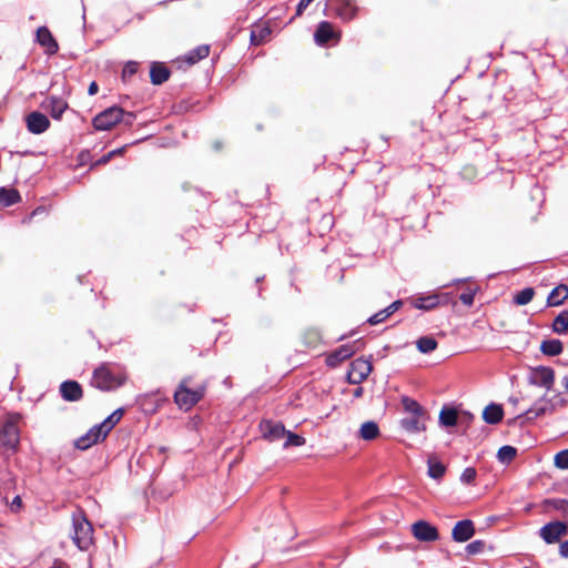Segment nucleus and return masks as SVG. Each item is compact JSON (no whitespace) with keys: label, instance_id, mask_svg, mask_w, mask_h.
<instances>
[{"label":"nucleus","instance_id":"obj_43","mask_svg":"<svg viewBox=\"0 0 568 568\" xmlns=\"http://www.w3.org/2000/svg\"><path fill=\"white\" fill-rule=\"evenodd\" d=\"M477 292V287L468 288L466 292L462 293L459 296L460 302L466 306H471L474 304V298Z\"/></svg>","mask_w":568,"mask_h":568},{"label":"nucleus","instance_id":"obj_39","mask_svg":"<svg viewBox=\"0 0 568 568\" xmlns=\"http://www.w3.org/2000/svg\"><path fill=\"white\" fill-rule=\"evenodd\" d=\"M284 437H286V442L284 443L285 448H287L290 446L298 447V446H303L305 444L304 437H302L297 434H294L292 432H288V430H286V434Z\"/></svg>","mask_w":568,"mask_h":568},{"label":"nucleus","instance_id":"obj_37","mask_svg":"<svg viewBox=\"0 0 568 568\" xmlns=\"http://www.w3.org/2000/svg\"><path fill=\"white\" fill-rule=\"evenodd\" d=\"M535 295V291L534 288L531 287H526L524 290H521L520 292H518L515 296H514V302L517 304V305H527L528 303L531 302L532 297Z\"/></svg>","mask_w":568,"mask_h":568},{"label":"nucleus","instance_id":"obj_21","mask_svg":"<svg viewBox=\"0 0 568 568\" xmlns=\"http://www.w3.org/2000/svg\"><path fill=\"white\" fill-rule=\"evenodd\" d=\"M37 41L45 48V51L49 54L55 53L59 49L57 41L53 39L51 32L45 27L38 28Z\"/></svg>","mask_w":568,"mask_h":568},{"label":"nucleus","instance_id":"obj_52","mask_svg":"<svg viewBox=\"0 0 568 568\" xmlns=\"http://www.w3.org/2000/svg\"><path fill=\"white\" fill-rule=\"evenodd\" d=\"M98 92V84L95 82H91L88 89V93L90 95H94Z\"/></svg>","mask_w":568,"mask_h":568},{"label":"nucleus","instance_id":"obj_8","mask_svg":"<svg viewBox=\"0 0 568 568\" xmlns=\"http://www.w3.org/2000/svg\"><path fill=\"white\" fill-rule=\"evenodd\" d=\"M362 346H363V343L361 342V339L355 341L349 344H344L327 355L326 364L329 367H336L342 362H344L345 359L349 358L352 355L357 353L362 348Z\"/></svg>","mask_w":568,"mask_h":568},{"label":"nucleus","instance_id":"obj_53","mask_svg":"<svg viewBox=\"0 0 568 568\" xmlns=\"http://www.w3.org/2000/svg\"><path fill=\"white\" fill-rule=\"evenodd\" d=\"M122 151H123V149L113 150V151L108 153V158L115 156V154H121Z\"/></svg>","mask_w":568,"mask_h":568},{"label":"nucleus","instance_id":"obj_4","mask_svg":"<svg viewBox=\"0 0 568 568\" xmlns=\"http://www.w3.org/2000/svg\"><path fill=\"white\" fill-rule=\"evenodd\" d=\"M567 400L559 394L548 397L547 394L537 399L524 415L527 419H534L554 413L558 407L566 406Z\"/></svg>","mask_w":568,"mask_h":568},{"label":"nucleus","instance_id":"obj_57","mask_svg":"<svg viewBox=\"0 0 568 568\" xmlns=\"http://www.w3.org/2000/svg\"><path fill=\"white\" fill-rule=\"evenodd\" d=\"M111 158H108V154L105 156H103L99 163H106Z\"/></svg>","mask_w":568,"mask_h":568},{"label":"nucleus","instance_id":"obj_1","mask_svg":"<svg viewBox=\"0 0 568 568\" xmlns=\"http://www.w3.org/2000/svg\"><path fill=\"white\" fill-rule=\"evenodd\" d=\"M126 381L122 368L103 364L93 372L91 384L104 392L116 389Z\"/></svg>","mask_w":568,"mask_h":568},{"label":"nucleus","instance_id":"obj_2","mask_svg":"<svg viewBox=\"0 0 568 568\" xmlns=\"http://www.w3.org/2000/svg\"><path fill=\"white\" fill-rule=\"evenodd\" d=\"M72 540L80 550H88L93 545V527L82 509L72 514Z\"/></svg>","mask_w":568,"mask_h":568},{"label":"nucleus","instance_id":"obj_16","mask_svg":"<svg viewBox=\"0 0 568 568\" xmlns=\"http://www.w3.org/2000/svg\"><path fill=\"white\" fill-rule=\"evenodd\" d=\"M27 128L33 134H41L50 126V121L41 112L33 111L26 118Z\"/></svg>","mask_w":568,"mask_h":568},{"label":"nucleus","instance_id":"obj_55","mask_svg":"<svg viewBox=\"0 0 568 568\" xmlns=\"http://www.w3.org/2000/svg\"><path fill=\"white\" fill-rule=\"evenodd\" d=\"M562 385H564L565 389L568 392V374L564 377Z\"/></svg>","mask_w":568,"mask_h":568},{"label":"nucleus","instance_id":"obj_45","mask_svg":"<svg viewBox=\"0 0 568 568\" xmlns=\"http://www.w3.org/2000/svg\"><path fill=\"white\" fill-rule=\"evenodd\" d=\"M138 68H139V64L136 62H134V61L128 62L124 65L123 71H122L123 80H126V79L131 78L132 75H134L138 71Z\"/></svg>","mask_w":568,"mask_h":568},{"label":"nucleus","instance_id":"obj_23","mask_svg":"<svg viewBox=\"0 0 568 568\" xmlns=\"http://www.w3.org/2000/svg\"><path fill=\"white\" fill-rule=\"evenodd\" d=\"M271 33V28L266 23L256 24L251 31V43L260 45L268 40Z\"/></svg>","mask_w":568,"mask_h":568},{"label":"nucleus","instance_id":"obj_18","mask_svg":"<svg viewBox=\"0 0 568 568\" xmlns=\"http://www.w3.org/2000/svg\"><path fill=\"white\" fill-rule=\"evenodd\" d=\"M260 427L263 433V436L271 442L283 438L286 434V429L282 423L263 420Z\"/></svg>","mask_w":568,"mask_h":568},{"label":"nucleus","instance_id":"obj_54","mask_svg":"<svg viewBox=\"0 0 568 568\" xmlns=\"http://www.w3.org/2000/svg\"><path fill=\"white\" fill-rule=\"evenodd\" d=\"M122 151H123V149L113 150V151L108 153V158L115 156V154H121Z\"/></svg>","mask_w":568,"mask_h":568},{"label":"nucleus","instance_id":"obj_58","mask_svg":"<svg viewBox=\"0 0 568 568\" xmlns=\"http://www.w3.org/2000/svg\"><path fill=\"white\" fill-rule=\"evenodd\" d=\"M509 402H511L514 405H517L518 398L511 397V398H509Z\"/></svg>","mask_w":568,"mask_h":568},{"label":"nucleus","instance_id":"obj_38","mask_svg":"<svg viewBox=\"0 0 568 568\" xmlns=\"http://www.w3.org/2000/svg\"><path fill=\"white\" fill-rule=\"evenodd\" d=\"M516 454L517 449L515 447L506 445L499 448L497 457L499 462L508 464L516 457Z\"/></svg>","mask_w":568,"mask_h":568},{"label":"nucleus","instance_id":"obj_44","mask_svg":"<svg viewBox=\"0 0 568 568\" xmlns=\"http://www.w3.org/2000/svg\"><path fill=\"white\" fill-rule=\"evenodd\" d=\"M485 548V542L483 540H474L466 546V551L468 555H477L480 554Z\"/></svg>","mask_w":568,"mask_h":568},{"label":"nucleus","instance_id":"obj_50","mask_svg":"<svg viewBox=\"0 0 568 568\" xmlns=\"http://www.w3.org/2000/svg\"><path fill=\"white\" fill-rule=\"evenodd\" d=\"M403 305V302L400 300H397L393 302L390 305L387 306L388 311L390 312V315L394 314L396 311H398Z\"/></svg>","mask_w":568,"mask_h":568},{"label":"nucleus","instance_id":"obj_49","mask_svg":"<svg viewBox=\"0 0 568 568\" xmlns=\"http://www.w3.org/2000/svg\"><path fill=\"white\" fill-rule=\"evenodd\" d=\"M403 305V302L400 300H397L393 302L390 305L387 306L388 311L390 312V315L394 314L396 311H398Z\"/></svg>","mask_w":568,"mask_h":568},{"label":"nucleus","instance_id":"obj_35","mask_svg":"<svg viewBox=\"0 0 568 568\" xmlns=\"http://www.w3.org/2000/svg\"><path fill=\"white\" fill-rule=\"evenodd\" d=\"M416 347L420 353L428 354L437 348V342L429 336H423L416 341Z\"/></svg>","mask_w":568,"mask_h":568},{"label":"nucleus","instance_id":"obj_36","mask_svg":"<svg viewBox=\"0 0 568 568\" xmlns=\"http://www.w3.org/2000/svg\"><path fill=\"white\" fill-rule=\"evenodd\" d=\"M402 405L408 415L426 413V410L415 399L409 397H403Z\"/></svg>","mask_w":568,"mask_h":568},{"label":"nucleus","instance_id":"obj_15","mask_svg":"<svg viewBox=\"0 0 568 568\" xmlns=\"http://www.w3.org/2000/svg\"><path fill=\"white\" fill-rule=\"evenodd\" d=\"M427 419H428L427 413H425V414L408 415V416L404 417L400 420V426L407 433L418 434V433H422V432L426 430V428H427V426H426Z\"/></svg>","mask_w":568,"mask_h":568},{"label":"nucleus","instance_id":"obj_7","mask_svg":"<svg viewBox=\"0 0 568 568\" xmlns=\"http://www.w3.org/2000/svg\"><path fill=\"white\" fill-rule=\"evenodd\" d=\"M528 382L531 385L550 390L555 383V372L548 366H537L529 371Z\"/></svg>","mask_w":568,"mask_h":568},{"label":"nucleus","instance_id":"obj_28","mask_svg":"<svg viewBox=\"0 0 568 568\" xmlns=\"http://www.w3.org/2000/svg\"><path fill=\"white\" fill-rule=\"evenodd\" d=\"M458 414L455 408L444 407L439 413V424L444 427H453L457 424Z\"/></svg>","mask_w":568,"mask_h":568},{"label":"nucleus","instance_id":"obj_46","mask_svg":"<svg viewBox=\"0 0 568 568\" xmlns=\"http://www.w3.org/2000/svg\"><path fill=\"white\" fill-rule=\"evenodd\" d=\"M548 505L554 507L556 510H559L564 514L568 513V500L567 499H551L547 501Z\"/></svg>","mask_w":568,"mask_h":568},{"label":"nucleus","instance_id":"obj_17","mask_svg":"<svg viewBox=\"0 0 568 568\" xmlns=\"http://www.w3.org/2000/svg\"><path fill=\"white\" fill-rule=\"evenodd\" d=\"M475 535V527L471 520L464 519L458 521L452 531V537L457 542H465Z\"/></svg>","mask_w":568,"mask_h":568},{"label":"nucleus","instance_id":"obj_32","mask_svg":"<svg viewBox=\"0 0 568 568\" xmlns=\"http://www.w3.org/2000/svg\"><path fill=\"white\" fill-rule=\"evenodd\" d=\"M552 331L557 334H566L568 332V310L562 311L555 317Z\"/></svg>","mask_w":568,"mask_h":568},{"label":"nucleus","instance_id":"obj_25","mask_svg":"<svg viewBox=\"0 0 568 568\" xmlns=\"http://www.w3.org/2000/svg\"><path fill=\"white\" fill-rule=\"evenodd\" d=\"M169 77L170 71L164 64L154 62L151 65L150 78L153 84H162Z\"/></svg>","mask_w":568,"mask_h":568},{"label":"nucleus","instance_id":"obj_9","mask_svg":"<svg viewBox=\"0 0 568 568\" xmlns=\"http://www.w3.org/2000/svg\"><path fill=\"white\" fill-rule=\"evenodd\" d=\"M568 535V524L564 521H550L539 529V536L546 544H555L561 537Z\"/></svg>","mask_w":568,"mask_h":568},{"label":"nucleus","instance_id":"obj_26","mask_svg":"<svg viewBox=\"0 0 568 568\" xmlns=\"http://www.w3.org/2000/svg\"><path fill=\"white\" fill-rule=\"evenodd\" d=\"M540 351L545 355L557 356L562 353L564 344L561 343V341L556 338L546 339L541 342Z\"/></svg>","mask_w":568,"mask_h":568},{"label":"nucleus","instance_id":"obj_5","mask_svg":"<svg viewBox=\"0 0 568 568\" xmlns=\"http://www.w3.org/2000/svg\"><path fill=\"white\" fill-rule=\"evenodd\" d=\"M21 419L19 414H9L0 429V444L9 450L14 452L19 445L20 432L18 424Z\"/></svg>","mask_w":568,"mask_h":568},{"label":"nucleus","instance_id":"obj_27","mask_svg":"<svg viewBox=\"0 0 568 568\" xmlns=\"http://www.w3.org/2000/svg\"><path fill=\"white\" fill-rule=\"evenodd\" d=\"M428 470L427 474L434 479H440L446 471L445 465L439 462L435 456H430L427 460Z\"/></svg>","mask_w":568,"mask_h":568},{"label":"nucleus","instance_id":"obj_12","mask_svg":"<svg viewBox=\"0 0 568 568\" xmlns=\"http://www.w3.org/2000/svg\"><path fill=\"white\" fill-rule=\"evenodd\" d=\"M412 534L418 541L430 542L439 538L435 526L426 520H418L412 525Z\"/></svg>","mask_w":568,"mask_h":568},{"label":"nucleus","instance_id":"obj_29","mask_svg":"<svg viewBox=\"0 0 568 568\" xmlns=\"http://www.w3.org/2000/svg\"><path fill=\"white\" fill-rule=\"evenodd\" d=\"M379 435L378 425L375 422H365L359 428V437L364 440H373Z\"/></svg>","mask_w":568,"mask_h":568},{"label":"nucleus","instance_id":"obj_40","mask_svg":"<svg viewBox=\"0 0 568 568\" xmlns=\"http://www.w3.org/2000/svg\"><path fill=\"white\" fill-rule=\"evenodd\" d=\"M390 316V312L388 311L387 307H385L384 310H381L379 312L375 313L374 315H372L367 322L371 324V325H377V324H381L383 323L385 320H387L388 317Z\"/></svg>","mask_w":568,"mask_h":568},{"label":"nucleus","instance_id":"obj_31","mask_svg":"<svg viewBox=\"0 0 568 568\" xmlns=\"http://www.w3.org/2000/svg\"><path fill=\"white\" fill-rule=\"evenodd\" d=\"M124 410L122 408L115 409L111 415H109L102 423H100V427L104 429V433L108 435L111 429L121 420Z\"/></svg>","mask_w":568,"mask_h":568},{"label":"nucleus","instance_id":"obj_30","mask_svg":"<svg viewBox=\"0 0 568 568\" xmlns=\"http://www.w3.org/2000/svg\"><path fill=\"white\" fill-rule=\"evenodd\" d=\"M20 195L19 192L14 189H0V205L1 206H10L17 202H19Z\"/></svg>","mask_w":568,"mask_h":568},{"label":"nucleus","instance_id":"obj_14","mask_svg":"<svg viewBox=\"0 0 568 568\" xmlns=\"http://www.w3.org/2000/svg\"><path fill=\"white\" fill-rule=\"evenodd\" d=\"M106 437V434L104 433V429L100 427V425H94L91 427L85 435L79 437L75 440V447L79 449H88L92 445L103 440Z\"/></svg>","mask_w":568,"mask_h":568},{"label":"nucleus","instance_id":"obj_33","mask_svg":"<svg viewBox=\"0 0 568 568\" xmlns=\"http://www.w3.org/2000/svg\"><path fill=\"white\" fill-rule=\"evenodd\" d=\"M209 53H210V47L203 44V45H199L195 49H193L192 51H190L185 58L190 64H194V63L199 62L200 60L206 58L209 55Z\"/></svg>","mask_w":568,"mask_h":568},{"label":"nucleus","instance_id":"obj_24","mask_svg":"<svg viewBox=\"0 0 568 568\" xmlns=\"http://www.w3.org/2000/svg\"><path fill=\"white\" fill-rule=\"evenodd\" d=\"M568 298V286L560 284L556 286L547 297L548 306H559Z\"/></svg>","mask_w":568,"mask_h":568},{"label":"nucleus","instance_id":"obj_48","mask_svg":"<svg viewBox=\"0 0 568 568\" xmlns=\"http://www.w3.org/2000/svg\"><path fill=\"white\" fill-rule=\"evenodd\" d=\"M314 0H301L296 7V16H301L303 11L313 2Z\"/></svg>","mask_w":568,"mask_h":568},{"label":"nucleus","instance_id":"obj_42","mask_svg":"<svg viewBox=\"0 0 568 568\" xmlns=\"http://www.w3.org/2000/svg\"><path fill=\"white\" fill-rule=\"evenodd\" d=\"M477 471L474 467H467L460 475V481L466 485H470L475 481Z\"/></svg>","mask_w":568,"mask_h":568},{"label":"nucleus","instance_id":"obj_47","mask_svg":"<svg viewBox=\"0 0 568 568\" xmlns=\"http://www.w3.org/2000/svg\"><path fill=\"white\" fill-rule=\"evenodd\" d=\"M22 507V500H21V497L20 496H16L13 498V500L11 501L10 504V509L13 511V513H18Z\"/></svg>","mask_w":568,"mask_h":568},{"label":"nucleus","instance_id":"obj_10","mask_svg":"<svg viewBox=\"0 0 568 568\" xmlns=\"http://www.w3.org/2000/svg\"><path fill=\"white\" fill-rule=\"evenodd\" d=\"M372 372V364L368 359L356 358L351 363L347 379L351 384H361Z\"/></svg>","mask_w":568,"mask_h":568},{"label":"nucleus","instance_id":"obj_22","mask_svg":"<svg viewBox=\"0 0 568 568\" xmlns=\"http://www.w3.org/2000/svg\"><path fill=\"white\" fill-rule=\"evenodd\" d=\"M504 416L503 407L498 404L491 403L487 405L483 412V418L487 424L496 425Z\"/></svg>","mask_w":568,"mask_h":568},{"label":"nucleus","instance_id":"obj_13","mask_svg":"<svg viewBox=\"0 0 568 568\" xmlns=\"http://www.w3.org/2000/svg\"><path fill=\"white\" fill-rule=\"evenodd\" d=\"M341 39V33L335 31L333 24L328 21H322L318 23L316 31L314 33V40L318 45H325L328 41L334 40L338 41Z\"/></svg>","mask_w":568,"mask_h":568},{"label":"nucleus","instance_id":"obj_34","mask_svg":"<svg viewBox=\"0 0 568 568\" xmlns=\"http://www.w3.org/2000/svg\"><path fill=\"white\" fill-rule=\"evenodd\" d=\"M356 14L357 8L351 1H346L337 8V16L344 21L354 19Z\"/></svg>","mask_w":568,"mask_h":568},{"label":"nucleus","instance_id":"obj_51","mask_svg":"<svg viewBox=\"0 0 568 568\" xmlns=\"http://www.w3.org/2000/svg\"><path fill=\"white\" fill-rule=\"evenodd\" d=\"M559 554L564 558H568V540L560 544Z\"/></svg>","mask_w":568,"mask_h":568},{"label":"nucleus","instance_id":"obj_20","mask_svg":"<svg viewBox=\"0 0 568 568\" xmlns=\"http://www.w3.org/2000/svg\"><path fill=\"white\" fill-rule=\"evenodd\" d=\"M61 396L68 402H77L82 397L81 385L75 381H65L60 386Z\"/></svg>","mask_w":568,"mask_h":568},{"label":"nucleus","instance_id":"obj_56","mask_svg":"<svg viewBox=\"0 0 568 568\" xmlns=\"http://www.w3.org/2000/svg\"><path fill=\"white\" fill-rule=\"evenodd\" d=\"M362 393H363V388H362V387H358V388H356V389H355V392H354V396H355V397H359V396L362 395Z\"/></svg>","mask_w":568,"mask_h":568},{"label":"nucleus","instance_id":"obj_11","mask_svg":"<svg viewBox=\"0 0 568 568\" xmlns=\"http://www.w3.org/2000/svg\"><path fill=\"white\" fill-rule=\"evenodd\" d=\"M450 300L448 293L445 294H429L416 296L412 300V306L417 310L429 311L435 308L439 304H447Z\"/></svg>","mask_w":568,"mask_h":568},{"label":"nucleus","instance_id":"obj_6","mask_svg":"<svg viewBox=\"0 0 568 568\" xmlns=\"http://www.w3.org/2000/svg\"><path fill=\"white\" fill-rule=\"evenodd\" d=\"M189 384L190 378H184L174 393V400L176 405L184 410L191 409L204 395V387L191 389Z\"/></svg>","mask_w":568,"mask_h":568},{"label":"nucleus","instance_id":"obj_41","mask_svg":"<svg viewBox=\"0 0 568 568\" xmlns=\"http://www.w3.org/2000/svg\"><path fill=\"white\" fill-rule=\"evenodd\" d=\"M555 466L559 469H568V449H564L555 455Z\"/></svg>","mask_w":568,"mask_h":568},{"label":"nucleus","instance_id":"obj_3","mask_svg":"<svg viewBox=\"0 0 568 568\" xmlns=\"http://www.w3.org/2000/svg\"><path fill=\"white\" fill-rule=\"evenodd\" d=\"M135 115L131 112H125L119 106H111L94 116L92 124L98 131H106L112 129L119 122L126 125H132Z\"/></svg>","mask_w":568,"mask_h":568},{"label":"nucleus","instance_id":"obj_19","mask_svg":"<svg viewBox=\"0 0 568 568\" xmlns=\"http://www.w3.org/2000/svg\"><path fill=\"white\" fill-rule=\"evenodd\" d=\"M42 108L48 111L53 119L59 120L67 110L68 103L62 98L52 95L43 101Z\"/></svg>","mask_w":568,"mask_h":568}]
</instances>
